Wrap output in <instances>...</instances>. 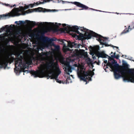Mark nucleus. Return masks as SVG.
I'll list each match as a JSON object with an SVG mask.
<instances>
[{
  "label": "nucleus",
  "instance_id": "32",
  "mask_svg": "<svg viewBox=\"0 0 134 134\" xmlns=\"http://www.w3.org/2000/svg\"><path fill=\"white\" fill-rule=\"evenodd\" d=\"M40 61L41 62V61H42V52L40 54Z\"/></svg>",
  "mask_w": 134,
  "mask_h": 134
},
{
  "label": "nucleus",
  "instance_id": "38",
  "mask_svg": "<svg viewBox=\"0 0 134 134\" xmlns=\"http://www.w3.org/2000/svg\"><path fill=\"white\" fill-rule=\"evenodd\" d=\"M42 56L44 55V53L43 52H42ZM43 60H44V58L43 57H42V61H43Z\"/></svg>",
  "mask_w": 134,
  "mask_h": 134
},
{
  "label": "nucleus",
  "instance_id": "26",
  "mask_svg": "<svg viewBox=\"0 0 134 134\" xmlns=\"http://www.w3.org/2000/svg\"><path fill=\"white\" fill-rule=\"evenodd\" d=\"M111 56L112 57H113L114 58H115L117 59H118L119 58V55H116L115 56L114 55H111Z\"/></svg>",
  "mask_w": 134,
  "mask_h": 134
},
{
  "label": "nucleus",
  "instance_id": "22",
  "mask_svg": "<svg viewBox=\"0 0 134 134\" xmlns=\"http://www.w3.org/2000/svg\"><path fill=\"white\" fill-rule=\"evenodd\" d=\"M81 8H82L83 10H90V9L91 8L83 4Z\"/></svg>",
  "mask_w": 134,
  "mask_h": 134
},
{
  "label": "nucleus",
  "instance_id": "27",
  "mask_svg": "<svg viewBox=\"0 0 134 134\" xmlns=\"http://www.w3.org/2000/svg\"><path fill=\"white\" fill-rule=\"evenodd\" d=\"M107 56H108V60L109 61H111V60H114L113 58V57H112L111 56V57H110L108 55H107Z\"/></svg>",
  "mask_w": 134,
  "mask_h": 134
},
{
  "label": "nucleus",
  "instance_id": "8",
  "mask_svg": "<svg viewBox=\"0 0 134 134\" xmlns=\"http://www.w3.org/2000/svg\"><path fill=\"white\" fill-rule=\"evenodd\" d=\"M108 66L109 67L114 71V75L115 79H118L121 77V75L119 74V64L117 63V62L115 60L110 62H108L107 65H105L103 66L104 68H108Z\"/></svg>",
  "mask_w": 134,
  "mask_h": 134
},
{
  "label": "nucleus",
  "instance_id": "24",
  "mask_svg": "<svg viewBox=\"0 0 134 134\" xmlns=\"http://www.w3.org/2000/svg\"><path fill=\"white\" fill-rule=\"evenodd\" d=\"M57 3H59L60 2H62V4H64L65 3H70L71 2H69L67 1H64L63 0H57Z\"/></svg>",
  "mask_w": 134,
  "mask_h": 134
},
{
  "label": "nucleus",
  "instance_id": "20",
  "mask_svg": "<svg viewBox=\"0 0 134 134\" xmlns=\"http://www.w3.org/2000/svg\"><path fill=\"white\" fill-rule=\"evenodd\" d=\"M72 67L71 66L67 68H65L64 69V70L66 71V73L68 75H69L70 73L69 72H71L72 71L71 70Z\"/></svg>",
  "mask_w": 134,
  "mask_h": 134
},
{
  "label": "nucleus",
  "instance_id": "31",
  "mask_svg": "<svg viewBox=\"0 0 134 134\" xmlns=\"http://www.w3.org/2000/svg\"><path fill=\"white\" fill-rule=\"evenodd\" d=\"M90 10H93V11H97V12H99V10L95 9H94L92 8H90Z\"/></svg>",
  "mask_w": 134,
  "mask_h": 134
},
{
  "label": "nucleus",
  "instance_id": "35",
  "mask_svg": "<svg viewBox=\"0 0 134 134\" xmlns=\"http://www.w3.org/2000/svg\"><path fill=\"white\" fill-rule=\"evenodd\" d=\"M107 60H104V63L105 64H107Z\"/></svg>",
  "mask_w": 134,
  "mask_h": 134
},
{
  "label": "nucleus",
  "instance_id": "43",
  "mask_svg": "<svg viewBox=\"0 0 134 134\" xmlns=\"http://www.w3.org/2000/svg\"><path fill=\"white\" fill-rule=\"evenodd\" d=\"M0 4H3V3H2V2H0Z\"/></svg>",
  "mask_w": 134,
  "mask_h": 134
},
{
  "label": "nucleus",
  "instance_id": "2",
  "mask_svg": "<svg viewBox=\"0 0 134 134\" xmlns=\"http://www.w3.org/2000/svg\"><path fill=\"white\" fill-rule=\"evenodd\" d=\"M29 22L33 29L30 27H26L24 28H18L16 27H13L14 25L11 24L9 25V27L11 28L10 31L9 30L8 32L6 31L3 34H42V22H36L35 21H30L26 20L25 21L23 20H20L19 21L18 25L22 24H25L26 22Z\"/></svg>",
  "mask_w": 134,
  "mask_h": 134
},
{
  "label": "nucleus",
  "instance_id": "49",
  "mask_svg": "<svg viewBox=\"0 0 134 134\" xmlns=\"http://www.w3.org/2000/svg\"><path fill=\"white\" fill-rule=\"evenodd\" d=\"M125 57H127V55H125Z\"/></svg>",
  "mask_w": 134,
  "mask_h": 134
},
{
  "label": "nucleus",
  "instance_id": "39",
  "mask_svg": "<svg viewBox=\"0 0 134 134\" xmlns=\"http://www.w3.org/2000/svg\"><path fill=\"white\" fill-rule=\"evenodd\" d=\"M112 13H114V12H112ZM115 13V14H119V13H117V12H116V13Z\"/></svg>",
  "mask_w": 134,
  "mask_h": 134
},
{
  "label": "nucleus",
  "instance_id": "7",
  "mask_svg": "<svg viewBox=\"0 0 134 134\" xmlns=\"http://www.w3.org/2000/svg\"><path fill=\"white\" fill-rule=\"evenodd\" d=\"M45 34H42V49L45 48H49L50 46H53L54 49L52 48V51L53 52H58L60 49V47L59 45H56L53 41H56L55 38H50L47 37H44Z\"/></svg>",
  "mask_w": 134,
  "mask_h": 134
},
{
  "label": "nucleus",
  "instance_id": "44",
  "mask_svg": "<svg viewBox=\"0 0 134 134\" xmlns=\"http://www.w3.org/2000/svg\"><path fill=\"white\" fill-rule=\"evenodd\" d=\"M123 14H131V13H126V14L124 13Z\"/></svg>",
  "mask_w": 134,
  "mask_h": 134
},
{
  "label": "nucleus",
  "instance_id": "9",
  "mask_svg": "<svg viewBox=\"0 0 134 134\" xmlns=\"http://www.w3.org/2000/svg\"><path fill=\"white\" fill-rule=\"evenodd\" d=\"M94 73L93 72L87 71H85L83 70H81L77 72V74L81 80L84 81L86 82L88 78V80H91V77L94 75Z\"/></svg>",
  "mask_w": 134,
  "mask_h": 134
},
{
  "label": "nucleus",
  "instance_id": "47",
  "mask_svg": "<svg viewBox=\"0 0 134 134\" xmlns=\"http://www.w3.org/2000/svg\"><path fill=\"white\" fill-rule=\"evenodd\" d=\"M37 43H38V42L36 41V42H35V43H37Z\"/></svg>",
  "mask_w": 134,
  "mask_h": 134
},
{
  "label": "nucleus",
  "instance_id": "3",
  "mask_svg": "<svg viewBox=\"0 0 134 134\" xmlns=\"http://www.w3.org/2000/svg\"><path fill=\"white\" fill-rule=\"evenodd\" d=\"M43 64L42 62V77L45 76L48 78L47 79L50 78L51 79H55L57 82L61 83L62 81L57 79L61 72L57 62H54L53 59L47 62L45 65L46 70L45 72L44 71Z\"/></svg>",
  "mask_w": 134,
  "mask_h": 134
},
{
  "label": "nucleus",
  "instance_id": "17",
  "mask_svg": "<svg viewBox=\"0 0 134 134\" xmlns=\"http://www.w3.org/2000/svg\"><path fill=\"white\" fill-rule=\"evenodd\" d=\"M71 3L74 4L76 5L77 7L80 8H81L83 4L80 2L76 1L72 2H71Z\"/></svg>",
  "mask_w": 134,
  "mask_h": 134
},
{
  "label": "nucleus",
  "instance_id": "33",
  "mask_svg": "<svg viewBox=\"0 0 134 134\" xmlns=\"http://www.w3.org/2000/svg\"><path fill=\"white\" fill-rule=\"evenodd\" d=\"M99 12H105V13H111V12H105V11H102V10H99Z\"/></svg>",
  "mask_w": 134,
  "mask_h": 134
},
{
  "label": "nucleus",
  "instance_id": "15",
  "mask_svg": "<svg viewBox=\"0 0 134 134\" xmlns=\"http://www.w3.org/2000/svg\"><path fill=\"white\" fill-rule=\"evenodd\" d=\"M76 9L75 8L73 9H47L46 8H42V13L48 12H58L59 11L62 10H76Z\"/></svg>",
  "mask_w": 134,
  "mask_h": 134
},
{
  "label": "nucleus",
  "instance_id": "30",
  "mask_svg": "<svg viewBox=\"0 0 134 134\" xmlns=\"http://www.w3.org/2000/svg\"><path fill=\"white\" fill-rule=\"evenodd\" d=\"M54 1L53 0H48V2H50V1H52L53 3H57V1Z\"/></svg>",
  "mask_w": 134,
  "mask_h": 134
},
{
  "label": "nucleus",
  "instance_id": "34",
  "mask_svg": "<svg viewBox=\"0 0 134 134\" xmlns=\"http://www.w3.org/2000/svg\"><path fill=\"white\" fill-rule=\"evenodd\" d=\"M15 24H17V25H18L19 21H16L15 22Z\"/></svg>",
  "mask_w": 134,
  "mask_h": 134
},
{
  "label": "nucleus",
  "instance_id": "11",
  "mask_svg": "<svg viewBox=\"0 0 134 134\" xmlns=\"http://www.w3.org/2000/svg\"><path fill=\"white\" fill-rule=\"evenodd\" d=\"M16 58H15L13 57L10 58L9 56L4 58H0V68L4 67L5 68L7 66L8 63H11L14 60H15Z\"/></svg>",
  "mask_w": 134,
  "mask_h": 134
},
{
  "label": "nucleus",
  "instance_id": "28",
  "mask_svg": "<svg viewBox=\"0 0 134 134\" xmlns=\"http://www.w3.org/2000/svg\"><path fill=\"white\" fill-rule=\"evenodd\" d=\"M3 4H2L3 5H4L7 7H11V5L9 4H6L5 3H3Z\"/></svg>",
  "mask_w": 134,
  "mask_h": 134
},
{
  "label": "nucleus",
  "instance_id": "10",
  "mask_svg": "<svg viewBox=\"0 0 134 134\" xmlns=\"http://www.w3.org/2000/svg\"><path fill=\"white\" fill-rule=\"evenodd\" d=\"M28 8H25L23 6H20L18 8V12L15 13L14 15L12 16L14 17L15 16H18L20 15H25L26 13L28 14L29 13H31L33 12H42V8L38 7L32 9L33 10V11H30L29 12H27L26 13H20L19 12H21L22 10H25L27 9Z\"/></svg>",
  "mask_w": 134,
  "mask_h": 134
},
{
  "label": "nucleus",
  "instance_id": "4",
  "mask_svg": "<svg viewBox=\"0 0 134 134\" xmlns=\"http://www.w3.org/2000/svg\"><path fill=\"white\" fill-rule=\"evenodd\" d=\"M128 65L122 61V66H120L119 73H120L124 81L134 83V69H128Z\"/></svg>",
  "mask_w": 134,
  "mask_h": 134
},
{
  "label": "nucleus",
  "instance_id": "40",
  "mask_svg": "<svg viewBox=\"0 0 134 134\" xmlns=\"http://www.w3.org/2000/svg\"><path fill=\"white\" fill-rule=\"evenodd\" d=\"M78 10H83V9H82V8L81 9V8L79 9H78Z\"/></svg>",
  "mask_w": 134,
  "mask_h": 134
},
{
  "label": "nucleus",
  "instance_id": "50",
  "mask_svg": "<svg viewBox=\"0 0 134 134\" xmlns=\"http://www.w3.org/2000/svg\"><path fill=\"white\" fill-rule=\"evenodd\" d=\"M123 56H124V55H122V57H123Z\"/></svg>",
  "mask_w": 134,
  "mask_h": 134
},
{
  "label": "nucleus",
  "instance_id": "13",
  "mask_svg": "<svg viewBox=\"0 0 134 134\" xmlns=\"http://www.w3.org/2000/svg\"><path fill=\"white\" fill-rule=\"evenodd\" d=\"M30 73L35 77L42 78V63L40 64V66L38 67V69L36 71L31 70Z\"/></svg>",
  "mask_w": 134,
  "mask_h": 134
},
{
  "label": "nucleus",
  "instance_id": "18",
  "mask_svg": "<svg viewBox=\"0 0 134 134\" xmlns=\"http://www.w3.org/2000/svg\"><path fill=\"white\" fill-rule=\"evenodd\" d=\"M107 55L104 52H99L97 54V56L98 57L105 58Z\"/></svg>",
  "mask_w": 134,
  "mask_h": 134
},
{
  "label": "nucleus",
  "instance_id": "36",
  "mask_svg": "<svg viewBox=\"0 0 134 134\" xmlns=\"http://www.w3.org/2000/svg\"><path fill=\"white\" fill-rule=\"evenodd\" d=\"M112 47H113V48H114V47L116 48L117 49H119V48L118 47H116V46H112Z\"/></svg>",
  "mask_w": 134,
  "mask_h": 134
},
{
  "label": "nucleus",
  "instance_id": "25",
  "mask_svg": "<svg viewBox=\"0 0 134 134\" xmlns=\"http://www.w3.org/2000/svg\"><path fill=\"white\" fill-rule=\"evenodd\" d=\"M65 66L64 67L63 69H64L65 68H67L71 66L70 65L69 63V62H67L65 64Z\"/></svg>",
  "mask_w": 134,
  "mask_h": 134
},
{
  "label": "nucleus",
  "instance_id": "1",
  "mask_svg": "<svg viewBox=\"0 0 134 134\" xmlns=\"http://www.w3.org/2000/svg\"><path fill=\"white\" fill-rule=\"evenodd\" d=\"M54 23L42 22V34H97L84 27L55 23L58 26H49L45 30L44 26Z\"/></svg>",
  "mask_w": 134,
  "mask_h": 134
},
{
  "label": "nucleus",
  "instance_id": "48",
  "mask_svg": "<svg viewBox=\"0 0 134 134\" xmlns=\"http://www.w3.org/2000/svg\"><path fill=\"white\" fill-rule=\"evenodd\" d=\"M113 53V52H111V54H112Z\"/></svg>",
  "mask_w": 134,
  "mask_h": 134
},
{
  "label": "nucleus",
  "instance_id": "21",
  "mask_svg": "<svg viewBox=\"0 0 134 134\" xmlns=\"http://www.w3.org/2000/svg\"><path fill=\"white\" fill-rule=\"evenodd\" d=\"M59 41L61 42H62V44H63L64 45L65 47V48H66V49H65V51H67L68 50V49H69V48H67L66 47V46L65 45L66 43H65L64 41H66L64 40H63L61 39H59Z\"/></svg>",
  "mask_w": 134,
  "mask_h": 134
},
{
  "label": "nucleus",
  "instance_id": "14",
  "mask_svg": "<svg viewBox=\"0 0 134 134\" xmlns=\"http://www.w3.org/2000/svg\"><path fill=\"white\" fill-rule=\"evenodd\" d=\"M9 16V14H4L0 15V20L3 19L5 17H8ZM11 29V28L9 27L8 25H5L2 26L0 29V33H1L3 32V31H6V32H8L7 30H9V31H10V30Z\"/></svg>",
  "mask_w": 134,
  "mask_h": 134
},
{
  "label": "nucleus",
  "instance_id": "45",
  "mask_svg": "<svg viewBox=\"0 0 134 134\" xmlns=\"http://www.w3.org/2000/svg\"><path fill=\"white\" fill-rule=\"evenodd\" d=\"M132 24L133 25L132 26H133V25L134 24V22H132Z\"/></svg>",
  "mask_w": 134,
  "mask_h": 134
},
{
  "label": "nucleus",
  "instance_id": "42",
  "mask_svg": "<svg viewBox=\"0 0 134 134\" xmlns=\"http://www.w3.org/2000/svg\"><path fill=\"white\" fill-rule=\"evenodd\" d=\"M113 54H113V55H114L115 56V55H115V54H116V53H115V52H114V53Z\"/></svg>",
  "mask_w": 134,
  "mask_h": 134
},
{
  "label": "nucleus",
  "instance_id": "16",
  "mask_svg": "<svg viewBox=\"0 0 134 134\" xmlns=\"http://www.w3.org/2000/svg\"><path fill=\"white\" fill-rule=\"evenodd\" d=\"M134 29V26H132V25L129 26L128 28H126L125 29L123 30L121 34H125L128 32L129 31H131L132 29Z\"/></svg>",
  "mask_w": 134,
  "mask_h": 134
},
{
  "label": "nucleus",
  "instance_id": "19",
  "mask_svg": "<svg viewBox=\"0 0 134 134\" xmlns=\"http://www.w3.org/2000/svg\"><path fill=\"white\" fill-rule=\"evenodd\" d=\"M42 4V2L40 1H39L36 2H34L33 4H29V5L32 8L34 7V6L38 5L40 4Z\"/></svg>",
  "mask_w": 134,
  "mask_h": 134
},
{
  "label": "nucleus",
  "instance_id": "23",
  "mask_svg": "<svg viewBox=\"0 0 134 134\" xmlns=\"http://www.w3.org/2000/svg\"><path fill=\"white\" fill-rule=\"evenodd\" d=\"M68 46L70 48H72L75 45V43L74 42H69L68 43Z\"/></svg>",
  "mask_w": 134,
  "mask_h": 134
},
{
  "label": "nucleus",
  "instance_id": "29",
  "mask_svg": "<svg viewBox=\"0 0 134 134\" xmlns=\"http://www.w3.org/2000/svg\"><path fill=\"white\" fill-rule=\"evenodd\" d=\"M48 0H42V4H43L47 2H48Z\"/></svg>",
  "mask_w": 134,
  "mask_h": 134
},
{
  "label": "nucleus",
  "instance_id": "12",
  "mask_svg": "<svg viewBox=\"0 0 134 134\" xmlns=\"http://www.w3.org/2000/svg\"><path fill=\"white\" fill-rule=\"evenodd\" d=\"M22 35V36H25V35H29L30 36H33L35 35H39L40 36V47H38L37 48V51L38 53L39 51L40 50L42 51V34H1V35H5L7 36H11L15 35Z\"/></svg>",
  "mask_w": 134,
  "mask_h": 134
},
{
  "label": "nucleus",
  "instance_id": "46",
  "mask_svg": "<svg viewBox=\"0 0 134 134\" xmlns=\"http://www.w3.org/2000/svg\"><path fill=\"white\" fill-rule=\"evenodd\" d=\"M105 46H108V44H105Z\"/></svg>",
  "mask_w": 134,
  "mask_h": 134
},
{
  "label": "nucleus",
  "instance_id": "6",
  "mask_svg": "<svg viewBox=\"0 0 134 134\" xmlns=\"http://www.w3.org/2000/svg\"><path fill=\"white\" fill-rule=\"evenodd\" d=\"M72 35V36L77 38V39L79 40H83L86 39H89L91 37H93L97 38L96 40H97L101 44L103 43L104 39H107V38L104 37L99 34H79V35H77V34H69Z\"/></svg>",
  "mask_w": 134,
  "mask_h": 134
},
{
  "label": "nucleus",
  "instance_id": "5",
  "mask_svg": "<svg viewBox=\"0 0 134 134\" xmlns=\"http://www.w3.org/2000/svg\"><path fill=\"white\" fill-rule=\"evenodd\" d=\"M16 58L15 59V68L14 69V71L17 69L18 70H16V71H19L20 69L24 72L29 71L25 70V69L29 68V65L31 64L32 62L28 59H24V57L20 55L19 53H16Z\"/></svg>",
  "mask_w": 134,
  "mask_h": 134
},
{
  "label": "nucleus",
  "instance_id": "41",
  "mask_svg": "<svg viewBox=\"0 0 134 134\" xmlns=\"http://www.w3.org/2000/svg\"><path fill=\"white\" fill-rule=\"evenodd\" d=\"M99 63H100V62H98V63H97V65H99Z\"/></svg>",
  "mask_w": 134,
  "mask_h": 134
},
{
  "label": "nucleus",
  "instance_id": "37",
  "mask_svg": "<svg viewBox=\"0 0 134 134\" xmlns=\"http://www.w3.org/2000/svg\"><path fill=\"white\" fill-rule=\"evenodd\" d=\"M16 6V5L15 4H14L13 6L11 5V8H12Z\"/></svg>",
  "mask_w": 134,
  "mask_h": 134
},
{
  "label": "nucleus",
  "instance_id": "51",
  "mask_svg": "<svg viewBox=\"0 0 134 134\" xmlns=\"http://www.w3.org/2000/svg\"><path fill=\"white\" fill-rule=\"evenodd\" d=\"M125 27H126V26H125Z\"/></svg>",
  "mask_w": 134,
  "mask_h": 134
}]
</instances>
